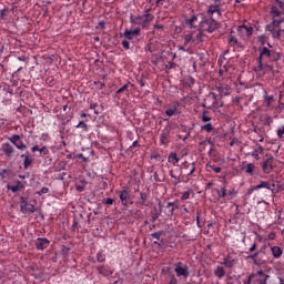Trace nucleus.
Wrapping results in <instances>:
<instances>
[{
  "label": "nucleus",
  "mask_w": 284,
  "mask_h": 284,
  "mask_svg": "<svg viewBox=\"0 0 284 284\" xmlns=\"http://www.w3.org/2000/svg\"><path fill=\"white\" fill-rule=\"evenodd\" d=\"M262 189L267 190V192H265L266 193L265 196L271 195L272 197H274L275 194H276L274 183H271V182H267V181H261L258 185L253 186L252 189H250L247 191V193L245 194V196H250V195H252V193L254 191L262 190Z\"/></svg>",
  "instance_id": "obj_1"
},
{
  "label": "nucleus",
  "mask_w": 284,
  "mask_h": 284,
  "mask_svg": "<svg viewBox=\"0 0 284 284\" xmlns=\"http://www.w3.org/2000/svg\"><path fill=\"white\" fill-rule=\"evenodd\" d=\"M257 59L263 62H273L278 61L281 57L280 53L270 50L267 47H263L260 50V57Z\"/></svg>",
  "instance_id": "obj_2"
},
{
  "label": "nucleus",
  "mask_w": 284,
  "mask_h": 284,
  "mask_svg": "<svg viewBox=\"0 0 284 284\" xmlns=\"http://www.w3.org/2000/svg\"><path fill=\"white\" fill-rule=\"evenodd\" d=\"M116 193L119 194L122 206L128 207L134 204V202H132V191L130 190V187L124 186L122 191H116Z\"/></svg>",
  "instance_id": "obj_3"
},
{
  "label": "nucleus",
  "mask_w": 284,
  "mask_h": 284,
  "mask_svg": "<svg viewBox=\"0 0 284 284\" xmlns=\"http://www.w3.org/2000/svg\"><path fill=\"white\" fill-rule=\"evenodd\" d=\"M20 211L23 214H33L38 211V207L29 202V197H20Z\"/></svg>",
  "instance_id": "obj_4"
},
{
  "label": "nucleus",
  "mask_w": 284,
  "mask_h": 284,
  "mask_svg": "<svg viewBox=\"0 0 284 284\" xmlns=\"http://www.w3.org/2000/svg\"><path fill=\"white\" fill-rule=\"evenodd\" d=\"M201 28L205 32L213 33L220 28V23L213 18H207L201 21Z\"/></svg>",
  "instance_id": "obj_5"
},
{
  "label": "nucleus",
  "mask_w": 284,
  "mask_h": 284,
  "mask_svg": "<svg viewBox=\"0 0 284 284\" xmlns=\"http://www.w3.org/2000/svg\"><path fill=\"white\" fill-rule=\"evenodd\" d=\"M172 133V126L170 124H166L164 129H162L160 133V144L168 146L170 144V134Z\"/></svg>",
  "instance_id": "obj_6"
},
{
  "label": "nucleus",
  "mask_w": 284,
  "mask_h": 284,
  "mask_svg": "<svg viewBox=\"0 0 284 284\" xmlns=\"http://www.w3.org/2000/svg\"><path fill=\"white\" fill-rule=\"evenodd\" d=\"M8 140L20 151L28 149V145L22 142L21 135H11V138H8Z\"/></svg>",
  "instance_id": "obj_7"
},
{
  "label": "nucleus",
  "mask_w": 284,
  "mask_h": 284,
  "mask_svg": "<svg viewBox=\"0 0 284 284\" xmlns=\"http://www.w3.org/2000/svg\"><path fill=\"white\" fill-rule=\"evenodd\" d=\"M237 263H239V258L236 256H233L232 254H227L223 258V263H221V264L224 265L227 268H232Z\"/></svg>",
  "instance_id": "obj_8"
},
{
  "label": "nucleus",
  "mask_w": 284,
  "mask_h": 284,
  "mask_svg": "<svg viewBox=\"0 0 284 284\" xmlns=\"http://www.w3.org/2000/svg\"><path fill=\"white\" fill-rule=\"evenodd\" d=\"M174 271L178 277L183 276L186 278L189 276V267L186 265L183 266L181 262L176 263Z\"/></svg>",
  "instance_id": "obj_9"
},
{
  "label": "nucleus",
  "mask_w": 284,
  "mask_h": 284,
  "mask_svg": "<svg viewBox=\"0 0 284 284\" xmlns=\"http://www.w3.org/2000/svg\"><path fill=\"white\" fill-rule=\"evenodd\" d=\"M1 151L3 152L6 158L12 159L16 153V148L13 145H11L10 143H4L1 146Z\"/></svg>",
  "instance_id": "obj_10"
},
{
  "label": "nucleus",
  "mask_w": 284,
  "mask_h": 284,
  "mask_svg": "<svg viewBox=\"0 0 284 284\" xmlns=\"http://www.w3.org/2000/svg\"><path fill=\"white\" fill-rule=\"evenodd\" d=\"M51 242L48 239L39 237L36 240L34 245L38 251H44L50 246Z\"/></svg>",
  "instance_id": "obj_11"
},
{
  "label": "nucleus",
  "mask_w": 284,
  "mask_h": 284,
  "mask_svg": "<svg viewBox=\"0 0 284 284\" xmlns=\"http://www.w3.org/2000/svg\"><path fill=\"white\" fill-rule=\"evenodd\" d=\"M154 21V14L152 13H143L142 14V29H149L150 23Z\"/></svg>",
  "instance_id": "obj_12"
},
{
  "label": "nucleus",
  "mask_w": 284,
  "mask_h": 284,
  "mask_svg": "<svg viewBox=\"0 0 284 284\" xmlns=\"http://www.w3.org/2000/svg\"><path fill=\"white\" fill-rule=\"evenodd\" d=\"M12 178H13V171L12 170L3 169V170L0 171V180L2 181V183H7Z\"/></svg>",
  "instance_id": "obj_13"
},
{
  "label": "nucleus",
  "mask_w": 284,
  "mask_h": 284,
  "mask_svg": "<svg viewBox=\"0 0 284 284\" xmlns=\"http://www.w3.org/2000/svg\"><path fill=\"white\" fill-rule=\"evenodd\" d=\"M253 280L257 278V284H266L267 278L270 277L268 275H266L262 270L258 271L255 274H252Z\"/></svg>",
  "instance_id": "obj_14"
},
{
  "label": "nucleus",
  "mask_w": 284,
  "mask_h": 284,
  "mask_svg": "<svg viewBox=\"0 0 284 284\" xmlns=\"http://www.w3.org/2000/svg\"><path fill=\"white\" fill-rule=\"evenodd\" d=\"M139 34H141V28L140 27H136L133 30L125 29V31H124V37L128 40H132V39H134V36H139Z\"/></svg>",
  "instance_id": "obj_15"
},
{
  "label": "nucleus",
  "mask_w": 284,
  "mask_h": 284,
  "mask_svg": "<svg viewBox=\"0 0 284 284\" xmlns=\"http://www.w3.org/2000/svg\"><path fill=\"white\" fill-rule=\"evenodd\" d=\"M138 204L141 206H150L151 202H150V195H148V193H140V200L138 201Z\"/></svg>",
  "instance_id": "obj_16"
},
{
  "label": "nucleus",
  "mask_w": 284,
  "mask_h": 284,
  "mask_svg": "<svg viewBox=\"0 0 284 284\" xmlns=\"http://www.w3.org/2000/svg\"><path fill=\"white\" fill-rule=\"evenodd\" d=\"M272 161H273V158H268L262 165V170L265 174H270L272 171H273V165H272Z\"/></svg>",
  "instance_id": "obj_17"
},
{
  "label": "nucleus",
  "mask_w": 284,
  "mask_h": 284,
  "mask_svg": "<svg viewBox=\"0 0 284 284\" xmlns=\"http://www.w3.org/2000/svg\"><path fill=\"white\" fill-rule=\"evenodd\" d=\"M17 184L12 186L11 184H7V190L11 191L12 193H18L19 191H22L24 189V185L21 181H17Z\"/></svg>",
  "instance_id": "obj_18"
},
{
  "label": "nucleus",
  "mask_w": 284,
  "mask_h": 284,
  "mask_svg": "<svg viewBox=\"0 0 284 284\" xmlns=\"http://www.w3.org/2000/svg\"><path fill=\"white\" fill-rule=\"evenodd\" d=\"M130 22L131 24L140 26L141 28H143V14H139V16L131 14Z\"/></svg>",
  "instance_id": "obj_19"
},
{
  "label": "nucleus",
  "mask_w": 284,
  "mask_h": 284,
  "mask_svg": "<svg viewBox=\"0 0 284 284\" xmlns=\"http://www.w3.org/2000/svg\"><path fill=\"white\" fill-rule=\"evenodd\" d=\"M180 106V102H173L172 109H166L165 115L169 118H172L176 114H179L178 108Z\"/></svg>",
  "instance_id": "obj_20"
},
{
  "label": "nucleus",
  "mask_w": 284,
  "mask_h": 284,
  "mask_svg": "<svg viewBox=\"0 0 284 284\" xmlns=\"http://www.w3.org/2000/svg\"><path fill=\"white\" fill-rule=\"evenodd\" d=\"M239 32L246 37H251L253 34V27L242 24L239 27Z\"/></svg>",
  "instance_id": "obj_21"
},
{
  "label": "nucleus",
  "mask_w": 284,
  "mask_h": 284,
  "mask_svg": "<svg viewBox=\"0 0 284 284\" xmlns=\"http://www.w3.org/2000/svg\"><path fill=\"white\" fill-rule=\"evenodd\" d=\"M98 273L104 277L112 275L114 272H112V270H110V267L102 265V266H98L97 267Z\"/></svg>",
  "instance_id": "obj_22"
},
{
  "label": "nucleus",
  "mask_w": 284,
  "mask_h": 284,
  "mask_svg": "<svg viewBox=\"0 0 284 284\" xmlns=\"http://www.w3.org/2000/svg\"><path fill=\"white\" fill-rule=\"evenodd\" d=\"M192 34H193V43L194 44H199L202 42V37H203V31L202 30H194L192 31Z\"/></svg>",
  "instance_id": "obj_23"
},
{
  "label": "nucleus",
  "mask_w": 284,
  "mask_h": 284,
  "mask_svg": "<svg viewBox=\"0 0 284 284\" xmlns=\"http://www.w3.org/2000/svg\"><path fill=\"white\" fill-rule=\"evenodd\" d=\"M21 158H23V168L28 170L33 164V159L30 154H22Z\"/></svg>",
  "instance_id": "obj_24"
},
{
  "label": "nucleus",
  "mask_w": 284,
  "mask_h": 284,
  "mask_svg": "<svg viewBox=\"0 0 284 284\" xmlns=\"http://www.w3.org/2000/svg\"><path fill=\"white\" fill-rule=\"evenodd\" d=\"M271 252L274 258L278 260L283 255V250L280 246H272Z\"/></svg>",
  "instance_id": "obj_25"
},
{
  "label": "nucleus",
  "mask_w": 284,
  "mask_h": 284,
  "mask_svg": "<svg viewBox=\"0 0 284 284\" xmlns=\"http://www.w3.org/2000/svg\"><path fill=\"white\" fill-rule=\"evenodd\" d=\"M179 161H180V159L178 158L176 153L171 152V153L169 154L168 162H169L170 164H172L173 166H176L178 163H179Z\"/></svg>",
  "instance_id": "obj_26"
},
{
  "label": "nucleus",
  "mask_w": 284,
  "mask_h": 284,
  "mask_svg": "<svg viewBox=\"0 0 284 284\" xmlns=\"http://www.w3.org/2000/svg\"><path fill=\"white\" fill-rule=\"evenodd\" d=\"M207 13L210 14V16H213L214 13H221L220 12V4L219 3H216V4H211L210 7H209V9H207Z\"/></svg>",
  "instance_id": "obj_27"
},
{
  "label": "nucleus",
  "mask_w": 284,
  "mask_h": 284,
  "mask_svg": "<svg viewBox=\"0 0 284 284\" xmlns=\"http://www.w3.org/2000/svg\"><path fill=\"white\" fill-rule=\"evenodd\" d=\"M193 43H194L193 31H191L184 36V47Z\"/></svg>",
  "instance_id": "obj_28"
},
{
  "label": "nucleus",
  "mask_w": 284,
  "mask_h": 284,
  "mask_svg": "<svg viewBox=\"0 0 284 284\" xmlns=\"http://www.w3.org/2000/svg\"><path fill=\"white\" fill-rule=\"evenodd\" d=\"M225 270L222 266H217L216 270L214 271V275L219 278L222 280L225 276Z\"/></svg>",
  "instance_id": "obj_29"
},
{
  "label": "nucleus",
  "mask_w": 284,
  "mask_h": 284,
  "mask_svg": "<svg viewBox=\"0 0 284 284\" xmlns=\"http://www.w3.org/2000/svg\"><path fill=\"white\" fill-rule=\"evenodd\" d=\"M243 170L245 171L246 174H248L250 176H253L255 171V165L253 163H250L245 165Z\"/></svg>",
  "instance_id": "obj_30"
},
{
  "label": "nucleus",
  "mask_w": 284,
  "mask_h": 284,
  "mask_svg": "<svg viewBox=\"0 0 284 284\" xmlns=\"http://www.w3.org/2000/svg\"><path fill=\"white\" fill-rule=\"evenodd\" d=\"M257 62H258V64H257V67H255L254 71L256 73H260V75H264V62L260 59H257Z\"/></svg>",
  "instance_id": "obj_31"
},
{
  "label": "nucleus",
  "mask_w": 284,
  "mask_h": 284,
  "mask_svg": "<svg viewBox=\"0 0 284 284\" xmlns=\"http://www.w3.org/2000/svg\"><path fill=\"white\" fill-rule=\"evenodd\" d=\"M205 168H206V171H207V172L213 171V172L216 173V174L221 173V171H222L221 168L215 166V165H212V164H210V163H207Z\"/></svg>",
  "instance_id": "obj_32"
},
{
  "label": "nucleus",
  "mask_w": 284,
  "mask_h": 284,
  "mask_svg": "<svg viewBox=\"0 0 284 284\" xmlns=\"http://www.w3.org/2000/svg\"><path fill=\"white\" fill-rule=\"evenodd\" d=\"M201 131H205L206 133H211L214 131V128L212 126L211 122H206V124L201 125Z\"/></svg>",
  "instance_id": "obj_33"
},
{
  "label": "nucleus",
  "mask_w": 284,
  "mask_h": 284,
  "mask_svg": "<svg viewBox=\"0 0 284 284\" xmlns=\"http://www.w3.org/2000/svg\"><path fill=\"white\" fill-rule=\"evenodd\" d=\"M210 112L209 111H203L202 115H200V119L202 120V122L204 123H209L211 121V115H209Z\"/></svg>",
  "instance_id": "obj_34"
},
{
  "label": "nucleus",
  "mask_w": 284,
  "mask_h": 284,
  "mask_svg": "<svg viewBox=\"0 0 284 284\" xmlns=\"http://www.w3.org/2000/svg\"><path fill=\"white\" fill-rule=\"evenodd\" d=\"M282 13H283V11H280V9L277 7L273 6L271 8V14L273 18H278V17H281Z\"/></svg>",
  "instance_id": "obj_35"
},
{
  "label": "nucleus",
  "mask_w": 284,
  "mask_h": 284,
  "mask_svg": "<svg viewBox=\"0 0 284 284\" xmlns=\"http://www.w3.org/2000/svg\"><path fill=\"white\" fill-rule=\"evenodd\" d=\"M64 170H67V162L60 161V162L57 164V166H55V169H54V172H61V171H64Z\"/></svg>",
  "instance_id": "obj_36"
},
{
  "label": "nucleus",
  "mask_w": 284,
  "mask_h": 284,
  "mask_svg": "<svg viewBox=\"0 0 284 284\" xmlns=\"http://www.w3.org/2000/svg\"><path fill=\"white\" fill-rule=\"evenodd\" d=\"M281 26V21H280V19H276V18H273V21L270 23V24H267V30L268 31H272V28L273 27H280Z\"/></svg>",
  "instance_id": "obj_37"
},
{
  "label": "nucleus",
  "mask_w": 284,
  "mask_h": 284,
  "mask_svg": "<svg viewBox=\"0 0 284 284\" xmlns=\"http://www.w3.org/2000/svg\"><path fill=\"white\" fill-rule=\"evenodd\" d=\"M229 44L231 47H240V42L237 41V39L234 36H231L229 39Z\"/></svg>",
  "instance_id": "obj_38"
},
{
  "label": "nucleus",
  "mask_w": 284,
  "mask_h": 284,
  "mask_svg": "<svg viewBox=\"0 0 284 284\" xmlns=\"http://www.w3.org/2000/svg\"><path fill=\"white\" fill-rule=\"evenodd\" d=\"M161 213H162L161 210L160 211L155 210V212L151 214V222L152 223L156 222V220H159V217L161 216Z\"/></svg>",
  "instance_id": "obj_39"
},
{
  "label": "nucleus",
  "mask_w": 284,
  "mask_h": 284,
  "mask_svg": "<svg viewBox=\"0 0 284 284\" xmlns=\"http://www.w3.org/2000/svg\"><path fill=\"white\" fill-rule=\"evenodd\" d=\"M168 211V216L174 215V203L169 202L166 205Z\"/></svg>",
  "instance_id": "obj_40"
},
{
  "label": "nucleus",
  "mask_w": 284,
  "mask_h": 284,
  "mask_svg": "<svg viewBox=\"0 0 284 284\" xmlns=\"http://www.w3.org/2000/svg\"><path fill=\"white\" fill-rule=\"evenodd\" d=\"M97 261L100 262V263L105 262V254H103V251H99L97 253Z\"/></svg>",
  "instance_id": "obj_41"
},
{
  "label": "nucleus",
  "mask_w": 284,
  "mask_h": 284,
  "mask_svg": "<svg viewBox=\"0 0 284 284\" xmlns=\"http://www.w3.org/2000/svg\"><path fill=\"white\" fill-rule=\"evenodd\" d=\"M227 195L226 186L224 185L221 191H217V196L224 199Z\"/></svg>",
  "instance_id": "obj_42"
},
{
  "label": "nucleus",
  "mask_w": 284,
  "mask_h": 284,
  "mask_svg": "<svg viewBox=\"0 0 284 284\" xmlns=\"http://www.w3.org/2000/svg\"><path fill=\"white\" fill-rule=\"evenodd\" d=\"M128 88H130V82H128L126 84H123V87H121L120 89H118V91H115V94H121L123 92L128 91Z\"/></svg>",
  "instance_id": "obj_43"
},
{
  "label": "nucleus",
  "mask_w": 284,
  "mask_h": 284,
  "mask_svg": "<svg viewBox=\"0 0 284 284\" xmlns=\"http://www.w3.org/2000/svg\"><path fill=\"white\" fill-rule=\"evenodd\" d=\"M75 128H77V129H83L84 131H88V129H89L87 122H83V120H81V121L79 122V124H77Z\"/></svg>",
  "instance_id": "obj_44"
},
{
  "label": "nucleus",
  "mask_w": 284,
  "mask_h": 284,
  "mask_svg": "<svg viewBox=\"0 0 284 284\" xmlns=\"http://www.w3.org/2000/svg\"><path fill=\"white\" fill-rule=\"evenodd\" d=\"M162 235H163V231H160V232L152 233L151 237L159 241V240H161Z\"/></svg>",
  "instance_id": "obj_45"
},
{
  "label": "nucleus",
  "mask_w": 284,
  "mask_h": 284,
  "mask_svg": "<svg viewBox=\"0 0 284 284\" xmlns=\"http://www.w3.org/2000/svg\"><path fill=\"white\" fill-rule=\"evenodd\" d=\"M196 21H197L196 16H192L190 19L186 20V22L190 27H193Z\"/></svg>",
  "instance_id": "obj_46"
},
{
  "label": "nucleus",
  "mask_w": 284,
  "mask_h": 284,
  "mask_svg": "<svg viewBox=\"0 0 284 284\" xmlns=\"http://www.w3.org/2000/svg\"><path fill=\"white\" fill-rule=\"evenodd\" d=\"M264 74L265 72L272 71V65L268 64V61H263Z\"/></svg>",
  "instance_id": "obj_47"
},
{
  "label": "nucleus",
  "mask_w": 284,
  "mask_h": 284,
  "mask_svg": "<svg viewBox=\"0 0 284 284\" xmlns=\"http://www.w3.org/2000/svg\"><path fill=\"white\" fill-rule=\"evenodd\" d=\"M40 152V155H49L50 154V151L48 150V148L43 146L42 149L39 150Z\"/></svg>",
  "instance_id": "obj_48"
},
{
  "label": "nucleus",
  "mask_w": 284,
  "mask_h": 284,
  "mask_svg": "<svg viewBox=\"0 0 284 284\" xmlns=\"http://www.w3.org/2000/svg\"><path fill=\"white\" fill-rule=\"evenodd\" d=\"M273 101V95H265L266 106L270 108Z\"/></svg>",
  "instance_id": "obj_49"
},
{
  "label": "nucleus",
  "mask_w": 284,
  "mask_h": 284,
  "mask_svg": "<svg viewBox=\"0 0 284 284\" xmlns=\"http://www.w3.org/2000/svg\"><path fill=\"white\" fill-rule=\"evenodd\" d=\"M7 13H8V9H7V8L1 9V10H0V18H1L2 20H4L6 17H7Z\"/></svg>",
  "instance_id": "obj_50"
},
{
  "label": "nucleus",
  "mask_w": 284,
  "mask_h": 284,
  "mask_svg": "<svg viewBox=\"0 0 284 284\" xmlns=\"http://www.w3.org/2000/svg\"><path fill=\"white\" fill-rule=\"evenodd\" d=\"M254 275L253 274H251L248 277H247V280H245L243 283L244 284H254V277H253Z\"/></svg>",
  "instance_id": "obj_51"
},
{
  "label": "nucleus",
  "mask_w": 284,
  "mask_h": 284,
  "mask_svg": "<svg viewBox=\"0 0 284 284\" xmlns=\"http://www.w3.org/2000/svg\"><path fill=\"white\" fill-rule=\"evenodd\" d=\"M98 106H99V104H97L95 102H91L90 110H94V114H99V111H97Z\"/></svg>",
  "instance_id": "obj_52"
},
{
  "label": "nucleus",
  "mask_w": 284,
  "mask_h": 284,
  "mask_svg": "<svg viewBox=\"0 0 284 284\" xmlns=\"http://www.w3.org/2000/svg\"><path fill=\"white\" fill-rule=\"evenodd\" d=\"M176 67V63L174 61H169V63L166 64V69L168 70H172Z\"/></svg>",
  "instance_id": "obj_53"
},
{
  "label": "nucleus",
  "mask_w": 284,
  "mask_h": 284,
  "mask_svg": "<svg viewBox=\"0 0 284 284\" xmlns=\"http://www.w3.org/2000/svg\"><path fill=\"white\" fill-rule=\"evenodd\" d=\"M276 3H278V7H280L282 13L284 14V0H276Z\"/></svg>",
  "instance_id": "obj_54"
},
{
  "label": "nucleus",
  "mask_w": 284,
  "mask_h": 284,
  "mask_svg": "<svg viewBox=\"0 0 284 284\" xmlns=\"http://www.w3.org/2000/svg\"><path fill=\"white\" fill-rule=\"evenodd\" d=\"M50 192L49 187H42L40 192H38L39 195L48 194Z\"/></svg>",
  "instance_id": "obj_55"
},
{
  "label": "nucleus",
  "mask_w": 284,
  "mask_h": 284,
  "mask_svg": "<svg viewBox=\"0 0 284 284\" xmlns=\"http://www.w3.org/2000/svg\"><path fill=\"white\" fill-rule=\"evenodd\" d=\"M284 135V125L281 129H277V136L278 139H282Z\"/></svg>",
  "instance_id": "obj_56"
},
{
  "label": "nucleus",
  "mask_w": 284,
  "mask_h": 284,
  "mask_svg": "<svg viewBox=\"0 0 284 284\" xmlns=\"http://www.w3.org/2000/svg\"><path fill=\"white\" fill-rule=\"evenodd\" d=\"M122 47H123L125 50H130V41L123 40V41H122Z\"/></svg>",
  "instance_id": "obj_57"
},
{
  "label": "nucleus",
  "mask_w": 284,
  "mask_h": 284,
  "mask_svg": "<svg viewBox=\"0 0 284 284\" xmlns=\"http://www.w3.org/2000/svg\"><path fill=\"white\" fill-rule=\"evenodd\" d=\"M190 192H184L183 194H182V196H181V200L182 201H186V200H189L190 199Z\"/></svg>",
  "instance_id": "obj_58"
},
{
  "label": "nucleus",
  "mask_w": 284,
  "mask_h": 284,
  "mask_svg": "<svg viewBox=\"0 0 284 284\" xmlns=\"http://www.w3.org/2000/svg\"><path fill=\"white\" fill-rule=\"evenodd\" d=\"M104 204L108 205V206L114 204V199H106V200L104 201Z\"/></svg>",
  "instance_id": "obj_59"
},
{
  "label": "nucleus",
  "mask_w": 284,
  "mask_h": 284,
  "mask_svg": "<svg viewBox=\"0 0 284 284\" xmlns=\"http://www.w3.org/2000/svg\"><path fill=\"white\" fill-rule=\"evenodd\" d=\"M98 85L99 90H103L105 88V82H94Z\"/></svg>",
  "instance_id": "obj_60"
},
{
  "label": "nucleus",
  "mask_w": 284,
  "mask_h": 284,
  "mask_svg": "<svg viewBox=\"0 0 284 284\" xmlns=\"http://www.w3.org/2000/svg\"><path fill=\"white\" fill-rule=\"evenodd\" d=\"M190 168L191 170L190 173L187 174L189 176H191L195 172V163H192Z\"/></svg>",
  "instance_id": "obj_61"
},
{
  "label": "nucleus",
  "mask_w": 284,
  "mask_h": 284,
  "mask_svg": "<svg viewBox=\"0 0 284 284\" xmlns=\"http://www.w3.org/2000/svg\"><path fill=\"white\" fill-rule=\"evenodd\" d=\"M227 194L231 195V196H236L237 192H235V190L232 189V190H230V191L227 192Z\"/></svg>",
  "instance_id": "obj_62"
},
{
  "label": "nucleus",
  "mask_w": 284,
  "mask_h": 284,
  "mask_svg": "<svg viewBox=\"0 0 284 284\" xmlns=\"http://www.w3.org/2000/svg\"><path fill=\"white\" fill-rule=\"evenodd\" d=\"M170 284H178V281L174 276H172L171 281H170Z\"/></svg>",
  "instance_id": "obj_63"
},
{
  "label": "nucleus",
  "mask_w": 284,
  "mask_h": 284,
  "mask_svg": "<svg viewBox=\"0 0 284 284\" xmlns=\"http://www.w3.org/2000/svg\"><path fill=\"white\" fill-rule=\"evenodd\" d=\"M110 284H123V280H118V281H114L113 283H110Z\"/></svg>",
  "instance_id": "obj_64"
}]
</instances>
